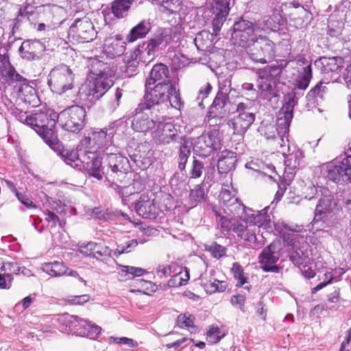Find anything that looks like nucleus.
<instances>
[{"mask_svg":"<svg viewBox=\"0 0 351 351\" xmlns=\"http://www.w3.org/2000/svg\"><path fill=\"white\" fill-rule=\"evenodd\" d=\"M165 103L176 109L180 110L184 106L181 97L174 84H156L144 96V101L135 109L132 127L138 132H145L154 128L159 122L158 107Z\"/></svg>","mask_w":351,"mask_h":351,"instance_id":"obj_1","label":"nucleus"},{"mask_svg":"<svg viewBox=\"0 0 351 351\" xmlns=\"http://www.w3.org/2000/svg\"><path fill=\"white\" fill-rule=\"evenodd\" d=\"M91 74L88 77L80 93L82 95L99 99L113 85L112 77L114 71L107 64L98 60L91 62Z\"/></svg>","mask_w":351,"mask_h":351,"instance_id":"obj_2","label":"nucleus"},{"mask_svg":"<svg viewBox=\"0 0 351 351\" xmlns=\"http://www.w3.org/2000/svg\"><path fill=\"white\" fill-rule=\"evenodd\" d=\"M342 159L336 158L320 167V173L324 178L337 184H343L351 181V155L345 154Z\"/></svg>","mask_w":351,"mask_h":351,"instance_id":"obj_3","label":"nucleus"},{"mask_svg":"<svg viewBox=\"0 0 351 351\" xmlns=\"http://www.w3.org/2000/svg\"><path fill=\"white\" fill-rule=\"evenodd\" d=\"M246 52L254 62L265 64L275 56V44L267 36L258 34L251 38L246 46Z\"/></svg>","mask_w":351,"mask_h":351,"instance_id":"obj_4","label":"nucleus"},{"mask_svg":"<svg viewBox=\"0 0 351 351\" xmlns=\"http://www.w3.org/2000/svg\"><path fill=\"white\" fill-rule=\"evenodd\" d=\"M74 78L75 75L69 66L62 64L51 69L47 84L53 93L62 95L73 88Z\"/></svg>","mask_w":351,"mask_h":351,"instance_id":"obj_5","label":"nucleus"},{"mask_svg":"<svg viewBox=\"0 0 351 351\" xmlns=\"http://www.w3.org/2000/svg\"><path fill=\"white\" fill-rule=\"evenodd\" d=\"M247 222L237 217L227 218L220 216L218 225L223 231H233L237 237L246 241L248 245H251L256 242V236L254 230L251 228L252 226H247Z\"/></svg>","mask_w":351,"mask_h":351,"instance_id":"obj_6","label":"nucleus"},{"mask_svg":"<svg viewBox=\"0 0 351 351\" xmlns=\"http://www.w3.org/2000/svg\"><path fill=\"white\" fill-rule=\"evenodd\" d=\"M1 78L3 80L2 83L14 86V88L18 87L17 91L20 96L23 95L24 91L35 93L34 88L27 84V80L19 74L11 65L9 58L5 54L1 55Z\"/></svg>","mask_w":351,"mask_h":351,"instance_id":"obj_7","label":"nucleus"},{"mask_svg":"<svg viewBox=\"0 0 351 351\" xmlns=\"http://www.w3.org/2000/svg\"><path fill=\"white\" fill-rule=\"evenodd\" d=\"M47 111H37L29 115L27 125L34 130L47 142H51L54 136L53 128L56 125L54 118Z\"/></svg>","mask_w":351,"mask_h":351,"instance_id":"obj_8","label":"nucleus"},{"mask_svg":"<svg viewBox=\"0 0 351 351\" xmlns=\"http://www.w3.org/2000/svg\"><path fill=\"white\" fill-rule=\"evenodd\" d=\"M86 111L80 106H72L58 114V120L62 128L69 132H79L84 128Z\"/></svg>","mask_w":351,"mask_h":351,"instance_id":"obj_9","label":"nucleus"},{"mask_svg":"<svg viewBox=\"0 0 351 351\" xmlns=\"http://www.w3.org/2000/svg\"><path fill=\"white\" fill-rule=\"evenodd\" d=\"M237 115L230 120L228 124L232 127L233 134L243 135L255 120V113L251 102H241L237 105Z\"/></svg>","mask_w":351,"mask_h":351,"instance_id":"obj_10","label":"nucleus"},{"mask_svg":"<svg viewBox=\"0 0 351 351\" xmlns=\"http://www.w3.org/2000/svg\"><path fill=\"white\" fill-rule=\"evenodd\" d=\"M221 138L217 129L209 130L198 136L194 142V151L202 157L210 156L215 150L219 149Z\"/></svg>","mask_w":351,"mask_h":351,"instance_id":"obj_11","label":"nucleus"},{"mask_svg":"<svg viewBox=\"0 0 351 351\" xmlns=\"http://www.w3.org/2000/svg\"><path fill=\"white\" fill-rule=\"evenodd\" d=\"M220 204L221 209L225 217H243L245 213V206L235 196L234 193H232L228 189H223L220 194ZM219 218L220 216L224 217L221 213L217 215ZM219 219H218L219 220Z\"/></svg>","mask_w":351,"mask_h":351,"instance_id":"obj_12","label":"nucleus"},{"mask_svg":"<svg viewBox=\"0 0 351 351\" xmlns=\"http://www.w3.org/2000/svg\"><path fill=\"white\" fill-rule=\"evenodd\" d=\"M279 242H272L258 256L260 268L265 272L279 273L282 267L276 265L280 256Z\"/></svg>","mask_w":351,"mask_h":351,"instance_id":"obj_13","label":"nucleus"},{"mask_svg":"<svg viewBox=\"0 0 351 351\" xmlns=\"http://www.w3.org/2000/svg\"><path fill=\"white\" fill-rule=\"evenodd\" d=\"M96 34L93 23L88 18L76 19L69 29V36L79 43L93 40Z\"/></svg>","mask_w":351,"mask_h":351,"instance_id":"obj_14","label":"nucleus"},{"mask_svg":"<svg viewBox=\"0 0 351 351\" xmlns=\"http://www.w3.org/2000/svg\"><path fill=\"white\" fill-rule=\"evenodd\" d=\"M259 33L257 23L254 26L252 22L241 19L234 23L232 36L238 45L245 47L250 42L251 38L257 36Z\"/></svg>","mask_w":351,"mask_h":351,"instance_id":"obj_15","label":"nucleus"},{"mask_svg":"<svg viewBox=\"0 0 351 351\" xmlns=\"http://www.w3.org/2000/svg\"><path fill=\"white\" fill-rule=\"evenodd\" d=\"M114 134L115 130L114 126H109L108 128L93 132L91 136L86 137L83 140V143L90 147V148H106V152L108 151L112 145V138Z\"/></svg>","mask_w":351,"mask_h":351,"instance_id":"obj_16","label":"nucleus"},{"mask_svg":"<svg viewBox=\"0 0 351 351\" xmlns=\"http://www.w3.org/2000/svg\"><path fill=\"white\" fill-rule=\"evenodd\" d=\"M169 75V71L166 65L162 63L155 64L150 72L149 77L147 80L146 82L145 86L147 90V93L153 88H151L150 86L154 84L156 82H158L157 84H174L176 90H178V95L180 97V90L178 87V83L176 81H172L170 80Z\"/></svg>","mask_w":351,"mask_h":351,"instance_id":"obj_17","label":"nucleus"},{"mask_svg":"<svg viewBox=\"0 0 351 351\" xmlns=\"http://www.w3.org/2000/svg\"><path fill=\"white\" fill-rule=\"evenodd\" d=\"M336 210L338 208L334 195L328 189H325L323 196L316 206L315 218L317 220L326 219L329 216H332Z\"/></svg>","mask_w":351,"mask_h":351,"instance_id":"obj_18","label":"nucleus"},{"mask_svg":"<svg viewBox=\"0 0 351 351\" xmlns=\"http://www.w3.org/2000/svg\"><path fill=\"white\" fill-rule=\"evenodd\" d=\"M101 164V160L97 156L95 153L88 152L84 156V160L81 162L82 167L78 170L84 171L90 176L100 180L104 174Z\"/></svg>","mask_w":351,"mask_h":351,"instance_id":"obj_19","label":"nucleus"},{"mask_svg":"<svg viewBox=\"0 0 351 351\" xmlns=\"http://www.w3.org/2000/svg\"><path fill=\"white\" fill-rule=\"evenodd\" d=\"M178 130L171 122H160L154 132V138L156 142L161 145H167L176 141Z\"/></svg>","mask_w":351,"mask_h":351,"instance_id":"obj_20","label":"nucleus"},{"mask_svg":"<svg viewBox=\"0 0 351 351\" xmlns=\"http://www.w3.org/2000/svg\"><path fill=\"white\" fill-rule=\"evenodd\" d=\"M114 173H126L129 169V160L119 153L106 152L101 158Z\"/></svg>","mask_w":351,"mask_h":351,"instance_id":"obj_21","label":"nucleus"},{"mask_svg":"<svg viewBox=\"0 0 351 351\" xmlns=\"http://www.w3.org/2000/svg\"><path fill=\"white\" fill-rule=\"evenodd\" d=\"M270 209L269 206L265 207L261 211H257L256 213H249L252 210L245 207V213L243 214V217L241 219L243 221H247L250 223H253V226H257L258 228H263L265 230L271 228V218L270 214H268V210Z\"/></svg>","mask_w":351,"mask_h":351,"instance_id":"obj_22","label":"nucleus"},{"mask_svg":"<svg viewBox=\"0 0 351 351\" xmlns=\"http://www.w3.org/2000/svg\"><path fill=\"white\" fill-rule=\"evenodd\" d=\"M58 323L64 327L68 332H74L80 336V331L84 329L86 325V319H82L77 315H71L67 313L62 315L58 319Z\"/></svg>","mask_w":351,"mask_h":351,"instance_id":"obj_23","label":"nucleus"},{"mask_svg":"<svg viewBox=\"0 0 351 351\" xmlns=\"http://www.w3.org/2000/svg\"><path fill=\"white\" fill-rule=\"evenodd\" d=\"M257 82L258 95L261 98L271 101L273 98L278 96L276 80L260 79L258 77Z\"/></svg>","mask_w":351,"mask_h":351,"instance_id":"obj_24","label":"nucleus"},{"mask_svg":"<svg viewBox=\"0 0 351 351\" xmlns=\"http://www.w3.org/2000/svg\"><path fill=\"white\" fill-rule=\"evenodd\" d=\"M237 154L230 150L222 151L218 157L217 169L219 173H228L234 169Z\"/></svg>","mask_w":351,"mask_h":351,"instance_id":"obj_25","label":"nucleus"},{"mask_svg":"<svg viewBox=\"0 0 351 351\" xmlns=\"http://www.w3.org/2000/svg\"><path fill=\"white\" fill-rule=\"evenodd\" d=\"M283 22L282 17L279 12H274L271 15L265 16L262 21H258L257 23V29L259 32L268 31L276 32Z\"/></svg>","mask_w":351,"mask_h":351,"instance_id":"obj_26","label":"nucleus"},{"mask_svg":"<svg viewBox=\"0 0 351 351\" xmlns=\"http://www.w3.org/2000/svg\"><path fill=\"white\" fill-rule=\"evenodd\" d=\"M315 63L323 73H337L343 66V60L341 57H321Z\"/></svg>","mask_w":351,"mask_h":351,"instance_id":"obj_27","label":"nucleus"},{"mask_svg":"<svg viewBox=\"0 0 351 351\" xmlns=\"http://www.w3.org/2000/svg\"><path fill=\"white\" fill-rule=\"evenodd\" d=\"M125 50V42L120 35H117L115 38H110L105 40L104 51L112 58L122 55Z\"/></svg>","mask_w":351,"mask_h":351,"instance_id":"obj_28","label":"nucleus"},{"mask_svg":"<svg viewBox=\"0 0 351 351\" xmlns=\"http://www.w3.org/2000/svg\"><path fill=\"white\" fill-rule=\"evenodd\" d=\"M170 42V36L165 29H161L152 38H150L147 45L149 47V51L157 53L159 50L164 49Z\"/></svg>","mask_w":351,"mask_h":351,"instance_id":"obj_29","label":"nucleus"},{"mask_svg":"<svg viewBox=\"0 0 351 351\" xmlns=\"http://www.w3.org/2000/svg\"><path fill=\"white\" fill-rule=\"evenodd\" d=\"M136 211L138 215L143 218H154L156 215V206L153 201L146 196H141L135 206Z\"/></svg>","mask_w":351,"mask_h":351,"instance_id":"obj_30","label":"nucleus"},{"mask_svg":"<svg viewBox=\"0 0 351 351\" xmlns=\"http://www.w3.org/2000/svg\"><path fill=\"white\" fill-rule=\"evenodd\" d=\"M151 29L149 21L143 20L132 27L126 36L128 43H133L138 39L143 38Z\"/></svg>","mask_w":351,"mask_h":351,"instance_id":"obj_31","label":"nucleus"},{"mask_svg":"<svg viewBox=\"0 0 351 351\" xmlns=\"http://www.w3.org/2000/svg\"><path fill=\"white\" fill-rule=\"evenodd\" d=\"M57 154L66 164L71 165L73 168L78 169L82 167L81 162L82 160L79 158V155L76 150L64 148L58 149Z\"/></svg>","mask_w":351,"mask_h":351,"instance_id":"obj_32","label":"nucleus"},{"mask_svg":"<svg viewBox=\"0 0 351 351\" xmlns=\"http://www.w3.org/2000/svg\"><path fill=\"white\" fill-rule=\"evenodd\" d=\"M1 271H4L1 274V289H10L13 279L12 274H17L16 271H19V268L14 263L3 261Z\"/></svg>","mask_w":351,"mask_h":351,"instance_id":"obj_33","label":"nucleus"},{"mask_svg":"<svg viewBox=\"0 0 351 351\" xmlns=\"http://www.w3.org/2000/svg\"><path fill=\"white\" fill-rule=\"evenodd\" d=\"M42 269L44 272L53 277H60L67 274L68 270L62 263L58 261L43 263Z\"/></svg>","mask_w":351,"mask_h":351,"instance_id":"obj_34","label":"nucleus"},{"mask_svg":"<svg viewBox=\"0 0 351 351\" xmlns=\"http://www.w3.org/2000/svg\"><path fill=\"white\" fill-rule=\"evenodd\" d=\"M293 115L287 112L280 111L276 123L277 135L283 136L288 133Z\"/></svg>","mask_w":351,"mask_h":351,"instance_id":"obj_35","label":"nucleus"},{"mask_svg":"<svg viewBox=\"0 0 351 351\" xmlns=\"http://www.w3.org/2000/svg\"><path fill=\"white\" fill-rule=\"evenodd\" d=\"M133 0H115L111 6L112 12L117 18H124L128 14Z\"/></svg>","mask_w":351,"mask_h":351,"instance_id":"obj_36","label":"nucleus"},{"mask_svg":"<svg viewBox=\"0 0 351 351\" xmlns=\"http://www.w3.org/2000/svg\"><path fill=\"white\" fill-rule=\"evenodd\" d=\"M312 78V68L311 65H308L302 68V71L298 74L295 79V86L301 90H305Z\"/></svg>","mask_w":351,"mask_h":351,"instance_id":"obj_37","label":"nucleus"},{"mask_svg":"<svg viewBox=\"0 0 351 351\" xmlns=\"http://www.w3.org/2000/svg\"><path fill=\"white\" fill-rule=\"evenodd\" d=\"M228 102H229L228 95L217 92L211 106L212 112H217V111L219 110V113L221 114H227L228 110L225 109V108Z\"/></svg>","mask_w":351,"mask_h":351,"instance_id":"obj_38","label":"nucleus"},{"mask_svg":"<svg viewBox=\"0 0 351 351\" xmlns=\"http://www.w3.org/2000/svg\"><path fill=\"white\" fill-rule=\"evenodd\" d=\"M38 45V43L30 40L23 42L19 49L21 57L29 60H34L37 56L35 48Z\"/></svg>","mask_w":351,"mask_h":351,"instance_id":"obj_39","label":"nucleus"},{"mask_svg":"<svg viewBox=\"0 0 351 351\" xmlns=\"http://www.w3.org/2000/svg\"><path fill=\"white\" fill-rule=\"evenodd\" d=\"M101 328L100 326L86 320V325L83 330H81L80 336L86 337L90 339H96L101 333Z\"/></svg>","mask_w":351,"mask_h":351,"instance_id":"obj_40","label":"nucleus"},{"mask_svg":"<svg viewBox=\"0 0 351 351\" xmlns=\"http://www.w3.org/2000/svg\"><path fill=\"white\" fill-rule=\"evenodd\" d=\"M280 73L281 69L278 65H270L259 69L257 73L260 79L276 80Z\"/></svg>","mask_w":351,"mask_h":351,"instance_id":"obj_41","label":"nucleus"},{"mask_svg":"<svg viewBox=\"0 0 351 351\" xmlns=\"http://www.w3.org/2000/svg\"><path fill=\"white\" fill-rule=\"evenodd\" d=\"M182 0H167L158 6V10L165 14H172L179 11Z\"/></svg>","mask_w":351,"mask_h":351,"instance_id":"obj_42","label":"nucleus"},{"mask_svg":"<svg viewBox=\"0 0 351 351\" xmlns=\"http://www.w3.org/2000/svg\"><path fill=\"white\" fill-rule=\"evenodd\" d=\"M227 287V284L225 281L218 280L215 279L213 281L210 280L204 283V289L208 293H213L217 291L223 292Z\"/></svg>","mask_w":351,"mask_h":351,"instance_id":"obj_43","label":"nucleus"},{"mask_svg":"<svg viewBox=\"0 0 351 351\" xmlns=\"http://www.w3.org/2000/svg\"><path fill=\"white\" fill-rule=\"evenodd\" d=\"M206 193L204 188L201 185H197L191 191L189 199L192 206H195L198 203L204 200Z\"/></svg>","mask_w":351,"mask_h":351,"instance_id":"obj_44","label":"nucleus"},{"mask_svg":"<svg viewBox=\"0 0 351 351\" xmlns=\"http://www.w3.org/2000/svg\"><path fill=\"white\" fill-rule=\"evenodd\" d=\"M206 335V339L210 343L219 342L225 335L224 333L220 330L219 327L215 326L210 327Z\"/></svg>","mask_w":351,"mask_h":351,"instance_id":"obj_45","label":"nucleus"},{"mask_svg":"<svg viewBox=\"0 0 351 351\" xmlns=\"http://www.w3.org/2000/svg\"><path fill=\"white\" fill-rule=\"evenodd\" d=\"M112 250L109 247L97 243L92 255V257L97 260H103L101 258L110 257L111 256Z\"/></svg>","mask_w":351,"mask_h":351,"instance_id":"obj_46","label":"nucleus"},{"mask_svg":"<svg viewBox=\"0 0 351 351\" xmlns=\"http://www.w3.org/2000/svg\"><path fill=\"white\" fill-rule=\"evenodd\" d=\"M179 152L178 168L182 171L185 169L188 158L191 154V150L188 145L183 144L180 146Z\"/></svg>","mask_w":351,"mask_h":351,"instance_id":"obj_47","label":"nucleus"},{"mask_svg":"<svg viewBox=\"0 0 351 351\" xmlns=\"http://www.w3.org/2000/svg\"><path fill=\"white\" fill-rule=\"evenodd\" d=\"M182 273L180 272L178 274H175L168 281L167 285L169 287H178L186 284L189 279V274L187 271L184 273V277L180 276Z\"/></svg>","mask_w":351,"mask_h":351,"instance_id":"obj_48","label":"nucleus"},{"mask_svg":"<svg viewBox=\"0 0 351 351\" xmlns=\"http://www.w3.org/2000/svg\"><path fill=\"white\" fill-rule=\"evenodd\" d=\"M297 104V100L295 99V95L293 93H288L285 97V104L282 107L280 111L287 112L289 114H291L293 115V111L294 106Z\"/></svg>","mask_w":351,"mask_h":351,"instance_id":"obj_49","label":"nucleus"},{"mask_svg":"<svg viewBox=\"0 0 351 351\" xmlns=\"http://www.w3.org/2000/svg\"><path fill=\"white\" fill-rule=\"evenodd\" d=\"M137 245L138 242L136 239H132L128 241L125 244L119 245L114 252V255L118 257L123 253H129L132 251V249L136 247Z\"/></svg>","mask_w":351,"mask_h":351,"instance_id":"obj_50","label":"nucleus"},{"mask_svg":"<svg viewBox=\"0 0 351 351\" xmlns=\"http://www.w3.org/2000/svg\"><path fill=\"white\" fill-rule=\"evenodd\" d=\"M232 271L234 277L238 280L237 285L242 286L247 282L246 278L243 275V270L242 267L237 263H234L232 265Z\"/></svg>","mask_w":351,"mask_h":351,"instance_id":"obj_51","label":"nucleus"},{"mask_svg":"<svg viewBox=\"0 0 351 351\" xmlns=\"http://www.w3.org/2000/svg\"><path fill=\"white\" fill-rule=\"evenodd\" d=\"M231 0H216L215 10L222 17H226L229 13Z\"/></svg>","mask_w":351,"mask_h":351,"instance_id":"obj_52","label":"nucleus"},{"mask_svg":"<svg viewBox=\"0 0 351 351\" xmlns=\"http://www.w3.org/2000/svg\"><path fill=\"white\" fill-rule=\"evenodd\" d=\"M204 170V164L202 162L198 160H193L191 169L190 170V176L191 178H199Z\"/></svg>","mask_w":351,"mask_h":351,"instance_id":"obj_53","label":"nucleus"},{"mask_svg":"<svg viewBox=\"0 0 351 351\" xmlns=\"http://www.w3.org/2000/svg\"><path fill=\"white\" fill-rule=\"evenodd\" d=\"M208 251L214 258L219 259L225 256L226 248L217 243H213L209 247Z\"/></svg>","mask_w":351,"mask_h":351,"instance_id":"obj_54","label":"nucleus"},{"mask_svg":"<svg viewBox=\"0 0 351 351\" xmlns=\"http://www.w3.org/2000/svg\"><path fill=\"white\" fill-rule=\"evenodd\" d=\"M121 267V272L125 273L126 274H130L133 277L134 276H143L145 270L141 268V267H135L132 266H126V265H122Z\"/></svg>","mask_w":351,"mask_h":351,"instance_id":"obj_55","label":"nucleus"},{"mask_svg":"<svg viewBox=\"0 0 351 351\" xmlns=\"http://www.w3.org/2000/svg\"><path fill=\"white\" fill-rule=\"evenodd\" d=\"M138 51L140 55V59L142 60L143 62H149L156 56L155 52L149 51V47L147 45L144 49H138Z\"/></svg>","mask_w":351,"mask_h":351,"instance_id":"obj_56","label":"nucleus"},{"mask_svg":"<svg viewBox=\"0 0 351 351\" xmlns=\"http://www.w3.org/2000/svg\"><path fill=\"white\" fill-rule=\"evenodd\" d=\"M90 297L88 294L74 295L66 299V302L70 304L82 305L89 301Z\"/></svg>","mask_w":351,"mask_h":351,"instance_id":"obj_57","label":"nucleus"},{"mask_svg":"<svg viewBox=\"0 0 351 351\" xmlns=\"http://www.w3.org/2000/svg\"><path fill=\"white\" fill-rule=\"evenodd\" d=\"M177 322L180 328L191 327L193 326V317L191 315L186 317L185 314L180 315L177 318Z\"/></svg>","mask_w":351,"mask_h":351,"instance_id":"obj_58","label":"nucleus"},{"mask_svg":"<svg viewBox=\"0 0 351 351\" xmlns=\"http://www.w3.org/2000/svg\"><path fill=\"white\" fill-rule=\"evenodd\" d=\"M231 78L228 77L225 79H222L219 82V93H223L228 95L231 90Z\"/></svg>","mask_w":351,"mask_h":351,"instance_id":"obj_59","label":"nucleus"},{"mask_svg":"<svg viewBox=\"0 0 351 351\" xmlns=\"http://www.w3.org/2000/svg\"><path fill=\"white\" fill-rule=\"evenodd\" d=\"M212 90V86L210 83H207L204 86L202 87L198 93V96L197 97V100H201V101H198V105L202 107L203 106V100L206 98L208 95Z\"/></svg>","mask_w":351,"mask_h":351,"instance_id":"obj_60","label":"nucleus"},{"mask_svg":"<svg viewBox=\"0 0 351 351\" xmlns=\"http://www.w3.org/2000/svg\"><path fill=\"white\" fill-rule=\"evenodd\" d=\"M328 90L326 86H323V82L320 81L308 93V95L323 97L324 93Z\"/></svg>","mask_w":351,"mask_h":351,"instance_id":"obj_61","label":"nucleus"},{"mask_svg":"<svg viewBox=\"0 0 351 351\" xmlns=\"http://www.w3.org/2000/svg\"><path fill=\"white\" fill-rule=\"evenodd\" d=\"M97 243L89 242L86 244L80 245V251L82 254H85L87 256L92 257L93 251L97 245Z\"/></svg>","mask_w":351,"mask_h":351,"instance_id":"obj_62","label":"nucleus"},{"mask_svg":"<svg viewBox=\"0 0 351 351\" xmlns=\"http://www.w3.org/2000/svg\"><path fill=\"white\" fill-rule=\"evenodd\" d=\"M171 274V267L169 265H158L156 269V274L160 278H167Z\"/></svg>","mask_w":351,"mask_h":351,"instance_id":"obj_63","label":"nucleus"},{"mask_svg":"<svg viewBox=\"0 0 351 351\" xmlns=\"http://www.w3.org/2000/svg\"><path fill=\"white\" fill-rule=\"evenodd\" d=\"M45 215V220L51 224V227H55L58 222L59 223V225L62 226V222L59 221L58 217L55 213L47 210Z\"/></svg>","mask_w":351,"mask_h":351,"instance_id":"obj_64","label":"nucleus"}]
</instances>
